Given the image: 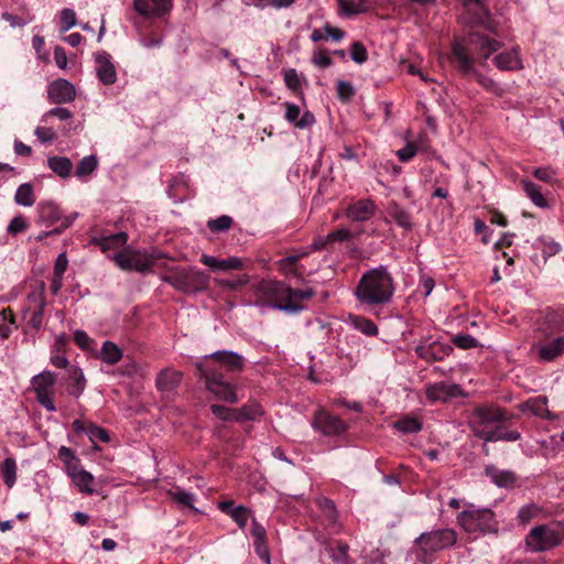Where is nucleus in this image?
<instances>
[{
  "mask_svg": "<svg viewBox=\"0 0 564 564\" xmlns=\"http://www.w3.org/2000/svg\"><path fill=\"white\" fill-rule=\"evenodd\" d=\"M163 281L183 292H198L208 286L209 276L196 268H176L163 278Z\"/></svg>",
  "mask_w": 564,
  "mask_h": 564,
  "instance_id": "8",
  "label": "nucleus"
},
{
  "mask_svg": "<svg viewBox=\"0 0 564 564\" xmlns=\"http://www.w3.org/2000/svg\"><path fill=\"white\" fill-rule=\"evenodd\" d=\"M285 115L284 118L290 123H293L299 129H305L315 123V117L310 112L305 111L301 116V109L297 105L292 102H285Z\"/></svg>",
  "mask_w": 564,
  "mask_h": 564,
  "instance_id": "19",
  "label": "nucleus"
},
{
  "mask_svg": "<svg viewBox=\"0 0 564 564\" xmlns=\"http://www.w3.org/2000/svg\"><path fill=\"white\" fill-rule=\"evenodd\" d=\"M522 188L528 196V198L532 202V204L539 208H547L549 203L544 197L541 187L529 180L521 181Z\"/></svg>",
  "mask_w": 564,
  "mask_h": 564,
  "instance_id": "27",
  "label": "nucleus"
},
{
  "mask_svg": "<svg viewBox=\"0 0 564 564\" xmlns=\"http://www.w3.org/2000/svg\"><path fill=\"white\" fill-rule=\"evenodd\" d=\"M230 517L241 529H243L250 517V511L243 506H237L236 509L232 510Z\"/></svg>",
  "mask_w": 564,
  "mask_h": 564,
  "instance_id": "50",
  "label": "nucleus"
},
{
  "mask_svg": "<svg viewBox=\"0 0 564 564\" xmlns=\"http://www.w3.org/2000/svg\"><path fill=\"white\" fill-rule=\"evenodd\" d=\"M48 98L55 104H66L75 99V87L67 79H56L50 84L47 90Z\"/></svg>",
  "mask_w": 564,
  "mask_h": 564,
  "instance_id": "15",
  "label": "nucleus"
},
{
  "mask_svg": "<svg viewBox=\"0 0 564 564\" xmlns=\"http://www.w3.org/2000/svg\"><path fill=\"white\" fill-rule=\"evenodd\" d=\"M182 377L181 371L166 368L158 375L156 388L163 392H171L180 384Z\"/></svg>",
  "mask_w": 564,
  "mask_h": 564,
  "instance_id": "24",
  "label": "nucleus"
},
{
  "mask_svg": "<svg viewBox=\"0 0 564 564\" xmlns=\"http://www.w3.org/2000/svg\"><path fill=\"white\" fill-rule=\"evenodd\" d=\"M376 206L372 200L360 199L347 208L346 215L354 221H365L373 215Z\"/></svg>",
  "mask_w": 564,
  "mask_h": 564,
  "instance_id": "23",
  "label": "nucleus"
},
{
  "mask_svg": "<svg viewBox=\"0 0 564 564\" xmlns=\"http://www.w3.org/2000/svg\"><path fill=\"white\" fill-rule=\"evenodd\" d=\"M57 456L64 464L66 474L69 471L70 467L80 466L79 459L77 458V456L74 454V452L69 447L61 446L58 448Z\"/></svg>",
  "mask_w": 564,
  "mask_h": 564,
  "instance_id": "40",
  "label": "nucleus"
},
{
  "mask_svg": "<svg viewBox=\"0 0 564 564\" xmlns=\"http://www.w3.org/2000/svg\"><path fill=\"white\" fill-rule=\"evenodd\" d=\"M532 349L539 361L552 362L564 354V335L545 336Z\"/></svg>",
  "mask_w": 564,
  "mask_h": 564,
  "instance_id": "11",
  "label": "nucleus"
},
{
  "mask_svg": "<svg viewBox=\"0 0 564 564\" xmlns=\"http://www.w3.org/2000/svg\"><path fill=\"white\" fill-rule=\"evenodd\" d=\"M231 224L232 219L227 215H223L216 219L209 220L207 226L212 231L218 232L228 230Z\"/></svg>",
  "mask_w": 564,
  "mask_h": 564,
  "instance_id": "47",
  "label": "nucleus"
},
{
  "mask_svg": "<svg viewBox=\"0 0 564 564\" xmlns=\"http://www.w3.org/2000/svg\"><path fill=\"white\" fill-rule=\"evenodd\" d=\"M170 498L181 507L194 508L195 495L183 489L169 492Z\"/></svg>",
  "mask_w": 564,
  "mask_h": 564,
  "instance_id": "39",
  "label": "nucleus"
},
{
  "mask_svg": "<svg viewBox=\"0 0 564 564\" xmlns=\"http://www.w3.org/2000/svg\"><path fill=\"white\" fill-rule=\"evenodd\" d=\"M485 474L499 488L511 489L516 486L517 476L511 470L499 469L490 465L485 468Z\"/></svg>",
  "mask_w": 564,
  "mask_h": 564,
  "instance_id": "20",
  "label": "nucleus"
},
{
  "mask_svg": "<svg viewBox=\"0 0 564 564\" xmlns=\"http://www.w3.org/2000/svg\"><path fill=\"white\" fill-rule=\"evenodd\" d=\"M494 442L505 441V442H514L520 440L521 434L517 431H503L502 427H498L495 435Z\"/></svg>",
  "mask_w": 564,
  "mask_h": 564,
  "instance_id": "54",
  "label": "nucleus"
},
{
  "mask_svg": "<svg viewBox=\"0 0 564 564\" xmlns=\"http://www.w3.org/2000/svg\"><path fill=\"white\" fill-rule=\"evenodd\" d=\"M78 491L91 495L94 492V476L82 466L70 467L67 473Z\"/></svg>",
  "mask_w": 564,
  "mask_h": 564,
  "instance_id": "21",
  "label": "nucleus"
},
{
  "mask_svg": "<svg viewBox=\"0 0 564 564\" xmlns=\"http://www.w3.org/2000/svg\"><path fill=\"white\" fill-rule=\"evenodd\" d=\"M34 134L43 143L51 142L55 138V132L51 128H45V127H37L34 130Z\"/></svg>",
  "mask_w": 564,
  "mask_h": 564,
  "instance_id": "62",
  "label": "nucleus"
},
{
  "mask_svg": "<svg viewBox=\"0 0 564 564\" xmlns=\"http://www.w3.org/2000/svg\"><path fill=\"white\" fill-rule=\"evenodd\" d=\"M135 11L144 18H161L172 8V0H133Z\"/></svg>",
  "mask_w": 564,
  "mask_h": 564,
  "instance_id": "13",
  "label": "nucleus"
},
{
  "mask_svg": "<svg viewBox=\"0 0 564 564\" xmlns=\"http://www.w3.org/2000/svg\"><path fill=\"white\" fill-rule=\"evenodd\" d=\"M330 557L335 564H348V545L341 542L330 549Z\"/></svg>",
  "mask_w": 564,
  "mask_h": 564,
  "instance_id": "43",
  "label": "nucleus"
},
{
  "mask_svg": "<svg viewBox=\"0 0 564 564\" xmlns=\"http://www.w3.org/2000/svg\"><path fill=\"white\" fill-rule=\"evenodd\" d=\"M243 268V261L238 257L221 259V271L240 270Z\"/></svg>",
  "mask_w": 564,
  "mask_h": 564,
  "instance_id": "59",
  "label": "nucleus"
},
{
  "mask_svg": "<svg viewBox=\"0 0 564 564\" xmlns=\"http://www.w3.org/2000/svg\"><path fill=\"white\" fill-rule=\"evenodd\" d=\"M532 174L540 181L545 183H553L555 180V171L550 166L536 167Z\"/></svg>",
  "mask_w": 564,
  "mask_h": 564,
  "instance_id": "53",
  "label": "nucleus"
},
{
  "mask_svg": "<svg viewBox=\"0 0 564 564\" xmlns=\"http://www.w3.org/2000/svg\"><path fill=\"white\" fill-rule=\"evenodd\" d=\"M217 283L221 288L229 289V290H237L238 288L248 283V276L243 275L237 280L223 279V280H218Z\"/></svg>",
  "mask_w": 564,
  "mask_h": 564,
  "instance_id": "60",
  "label": "nucleus"
},
{
  "mask_svg": "<svg viewBox=\"0 0 564 564\" xmlns=\"http://www.w3.org/2000/svg\"><path fill=\"white\" fill-rule=\"evenodd\" d=\"M352 325L356 329L367 336H375L378 333V327L376 324L371 319L364 316L352 317Z\"/></svg>",
  "mask_w": 564,
  "mask_h": 564,
  "instance_id": "38",
  "label": "nucleus"
},
{
  "mask_svg": "<svg viewBox=\"0 0 564 564\" xmlns=\"http://www.w3.org/2000/svg\"><path fill=\"white\" fill-rule=\"evenodd\" d=\"M210 410L214 415L225 421H240V416H237V410L226 408L220 404H213Z\"/></svg>",
  "mask_w": 564,
  "mask_h": 564,
  "instance_id": "42",
  "label": "nucleus"
},
{
  "mask_svg": "<svg viewBox=\"0 0 564 564\" xmlns=\"http://www.w3.org/2000/svg\"><path fill=\"white\" fill-rule=\"evenodd\" d=\"M355 90L352 85L346 80L337 82V95L341 100H348L352 97Z\"/></svg>",
  "mask_w": 564,
  "mask_h": 564,
  "instance_id": "56",
  "label": "nucleus"
},
{
  "mask_svg": "<svg viewBox=\"0 0 564 564\" xmlns=\"http://www.w3.org/2000/svg\"><path fill=\"white\" fill-rule=\"evenodd\" d=\"M564 528L560 524H541L532 528L525 536V545L530 552L549 551L562 543Z\"/></svg>",
  "mask_w": 564,
  "mask_h": 564,
  "instance_id": "7",
  "label": "nucleus"
},
{
  "mask_svg": "<svg viewBox=\"0 0 564 564\" xmlns=\"http://www.w3.org/2000/svg\"><path fill=\"white\" fill-rule=\"evenodd\" d=\"M39 220L53 225L62 219L59 207L53 202H42L37 205Z\"/></svg>",
  "mask_w": 564,
  "mask_h": 564,
  "instance_id": "26",
  "label": "nucleus"
},
{
  "mask_svg": "<svg viewBox=\"0 0 564 564\" xmlns=\"http://www.w3.org/2000/svg\"><path fill=\"white\" fill-rule=\"evenodd\" d=\"M74 341L76 343V345L78 347H80L82 349H85V350L89 349L93 344V340L88 336V334L80 329L75 330Z\"/></svg>",
  "mask_w": 564,
  "mask_h": 564,
  "instance_id": "58",
  "label": "nucleus"
},
{
  "mask_svg": "<svg viewBox=\"0 0 564 564\" xmlns=\"http://www.w3.org/2000/svg\"><path fill=\"white\" fill-rule=\"evenodd\" d=\"M44 306H45V300L40 296L39 297V307L31 314L28 326L39 330L42 327L43 324V315H44Z\"/></svg>",
  "mask_w": 564,
  "mask_h": 564,
  "instance_id": "41",
  "label": "nucleus"
},
{
  "mask_svg": "<svg viewBox=\"0 0 564 564\" xmlns=\"http://www.w3.org/2000/svg\"><path fill=\"white\" fill-rule=\"evenodd\" d=\"M462 394V389L458 384L438 382L427 387L426 397L431 401H447Z\"/></svg>",
  "mask_w": 564,
  "mask_h": 564,
  "instance_id": "18",
  "label": "nucleus"
},
{
  "mask_svg": "<svg viewBox=\"0 0 564 564\" xmlns=\"http://www.w3.org/2000/svg\"><path fill=\"white\" fill-rule=\"evenodd\" d=\"M393 293V278L384 265L365 272L355 290L357 301L366 306L387 304L391 301Z\"/></svg>",
  "mask_w": 564,
  "mask_h": 564,
  "instance_id": "3",
  "label": "nucleus"
},
{
  "mask_svg": "<svg viewBox=\"0 0 564 564\" xmlns=\"http://www.w3.org/2000/svg\"><path fill=\"white\" fill-rule=\"evenodd\" d=\"M28 228V223L22 216H15L11 219L7 227V232L12 236H17L25 231Z\"/></svg>",
  "mask_w": 564,
  "mask_h": 564,
  "instance_id": "49",
  "label": "nucleus"
},
{
  "mask_svg": "<svg viewBox=\"0 0 564 564\" xmlns=\"http://www.w3.org/2000/svg\"><path fill=\"white\" fill-rule=\"evenodd\" d=\"M315 295L312 288L293 289L286 285L283 303H269L268 307L285 312L286 314L296 315L305 310L303 302L311 300Z\"/></svg>",
  "mask_w": 564,
  "mask_h": 564,
  "instance_id": "10",
  "label": "nucleus"
},
{
  "mask_svg": "<svg viewBox=\"0 0 564 564\" xmlns=\"http://www.w3.org/2000/svg\"><path fill=\"white\" fill-rule=\"evenodd\" d=\"M14 202L24 207L32 206L35 203L32 185L29 183L21 184L15 192Z\"/></svg>",
  "mask_w": 564,
  "mask_h": 564,
  "instance_id": "32",
  "label": "nucleus"
},
{
  "mask_svg": "<svg viewBox=\"0 0 564 564\" xmlns=\"http://www.w3.org/2000/svg\"><path fill=\"white\" fill-rule=\"evenodd\" d=\"M199 260L204 265L208 267L209 269L214 271H221V259L204 253L202 254Z\"/></svg>",
  "mask_w": 564,
  "mask_h": 564,
  "instance_id": "63",
  "label": "nucleus"
},
{
  "mask_svg": "<svg viewBox=\"0 0 564 564\" xmlns=\"http://www.w3.org/2000/svg\"><path fill=\"white\" fill-rule=\"evenodd\" d=\"M507 420L502 409L495 405L476 406L469 415L468 426L474 435L485 442H494V435Z\"/></svg>",
  "mask_w": 564,
  "mask_h": 564,
  "instance_id": "4",
  "label": "nucleus"
},
{
  "mask_svg": "<svg viewBox=\"0 0 564 564\" xmlns=\"http://www.w3.org/2000/svg\"><path fill=\"white\" fill-rule=\"evenodd\" d=\"M286 284L280 281L262 280L256 288V294L260 300H270L272 303H283Z\"/></svg>",
  "mask_w": 564,
  "mask_h": 564,
  "instance_id": "14",
  "label": "nucleus"
},
{
  "mask_svg": "<svg viewBox=\"0 0 564 564\" xmlns=\"http://www.w3.org/2000/svg\"><path fill=\"white\" fill-rule=\"evenodd\" d=\"M61 31L66 32L76 24V13L73 9L65 8L61 12Z\"/></svg>",
  "mask_w": 564,
  "mask_h": 564,
  "instance_id": "48",
  "label": "nucleus"
},
{
  "mask_svg": "<svg viewBox=\"0 0 564 564\" xmlns=\"http://www.w3.org/2000/svg\"><path fill=\"white\" fill-rule=\"evenodd\" d=\"M388 216L401 228L411 230L413 227L410 214L397 204L388 207Z\"/></svg>",
  "mask_w": 564,
  "mask_h": 564,
  "instance_id": "29",
  "label": "nucleus"
},
{
  "mask_svg": "<svg viewBox=\"0 0 564 564\" xmlns=\"http://www.w3.org/2000/svg\"><path fill=\"white\" fill-rule=\"evenodd\" d=\"M72 112L67 108L56 107L48 110L43 117L42 121L45 122L48 117H56L59 120H68L72 118Z\"/></svg>",
  "mask_w": 564,
  "mask_h": 564,
  "instance_id": "57",
  "label": "nucleus"
},
{
  "mask_svg": "<svg viewBox=\"0 0 564 564\" xmlns=\"http://www.w3.org/2000/svg\"><path fill=\"white\" fill-rule=\"evenodd\" d=\"M86 435L89 437L91 442L100 441L107 443L110 441L108 432L105 429L95 425L94 423L88 424Z\"/></svg>",
  "mask_w": 564,
  "mask_h": 564,
  "instance_id": "45",
  "label": "nucleus"
},
{
  "mask_svg": "<svg viewBox=\"0 0 564 564\" xmlns=\"http://www.w3.org/2000/svg\"><path fill=\"white\" fill-rule=\"evenodd\" d=\"M68 377L72 380L70 393L78 398L85 390L86 379L83 370L77 366H69L67 368Z\"/></svg>",
  "mask_w": 564,
  "mask_h": 564,
  "instance_id": "31",
  "label": "nucleus"
},
{
  "mask_svg": "<svg viewBox=\"0 0 564 564\" xmlns=\"http://www.w3.org/2000/svg\"><path fill=\"white\" fill-rule=\"evenodd\" d=\"M452 341L460 349H469L479 346L478 340L468 334H458L453 337Z\"/></svg>",
  "mask_w": 564,
  "mask_h": 564,
  "instance_id": "44",
  "label": "nucleus"
},
{
  "mask_svg": "<svg viewBox=\"0 0 564 564\" xmlns=\"http://www.w3.org/2000/svg\"><path fill=\"white\" fill-rule=\"evenodd\" d=\"M394 427L402 433H416L421 431L422 423L416 417L404 416L394 423Z\"/></svg>",
  "mask_w": 564,
  "mask_h": 564,
  "instance_id": "37",
  "label": "nucleus"
},
{
  "mask_svg": "<svg viewBox=\"0 0 564 564\" xmlns=\"http://www.w3.org/2000/svg\"><path fill=\"white\" fill-rule=\"evenodd\" d=\"M263 414V409L260 403L256 401L248 402L241 409L237 410V416H240V421L250 420L256 421Z\"/></svg>",
  "mask_w": 564,
  "mask_h": 564,
  "instance_id": "33",
  "label": "nucleus"
},
{
  "mask_svg": "<svg viewBox=\"0 0 564 564\" xmlns=\"http://www.w3.org/2000/svg\"><path fill=\"white\" fill-rule=\"evenodd\" d=\"M48 167L59 177L66 178L70 175L73 163L66 156H52L47 160Z\"/></svg>",
  "mask_w": 564,
  "mask_h": 564,
  "instance_id": "30",
  "label": "nucleus"
},
{
  "mask_svg": "<svg viewBox=\"0 0 564 564\" xmlns=\"http://www.w3.org/2000/svg\"><path fill=\"white\" fill-rule=\"evenodd\" d=\"M96 75L104 85H112L117 80L116 67L107 53L97 54L95 57Z\"/></svg>",
  "mask_w": 564,
  "mask_h": 564,
  "instance_id": "17",
  "label": "nucleus"
},
{
  "mask_svg": "<svg viewBox=\"0 0 564 564\" xmlns=\"http://www.w3.org/2000/svg\"><path fill=\"white\" fill-rule=\"evenodd\" d=\"M254 551L258 554V556L265 563L270 564V554L269 550L267 547L265 540L254 541Z\"/></svg>",
  "mask_w": 564,
  "mask_h": 564,
  "instance_id": "61",
  "label": "nucleus"
},
{
  "mask_svg": "<svg viewBox=\"0 0 564 564\" xmlns=\"http://www.w3.org/2000/svg\"><path fill=\"white\" fill-rule=\"evenodd\" d=\"M539 512V508L535 505L523 506L518 513V518L522 523L531 521Z\"/></svg>",
  "mask_w": 564,
  "mask_h": 564,
  "instance_id": "55",
  "label": "nucleus"
},
{
  "mask_svg": "<svg viewBox=\"0 0 564 564\" xmlns=\"http://www.w3.org/2000/svg\"><path fill=\"white\" fill-rule=\"evenodd\" d=\"M4 484L12 488L17 481V463L12 457H7L0 468Z\"/></svg>",
  "mask_w": 564,
  "mask_h": 564,
  "instance_id": "34",
  "label": "nucleus"
},
{
  "mask_svg": "<svg viewBox=\"0 0 564 564\" xmlns=\"http://www.w3.org/2000/svg\"><path fill=\"white\" fill-rule=\"evenodd\" d=\"M245 367V358L231 350H218L206 355L197 364L200 377L205 380L206 389L218 400L237 403L239 401L236 388L224 379L223 370L229 373L240 372Z\"/></svg>",
  "mask_w": 564,
  "mask_h": 564,
  "instance_id": "1",
  "label": "nucleus"
},
{
  "mask_svg": "<svg viewBox=\"0 0 564 564\" xmlns=\"http://www.w3.org/2000/svg\"><path fill=\"white\" fill-rule=\"evenodd\" d=\"M284 83L293 91L300 89L301 78L294 68H290L284 73Z\"/></svg>",
  "mask_w": 564,
  "mask_h": 564,
  "instance_id": "52",
  "label": "nucleus"
},
{
  "mask_svg": "<svg viewBox=\"0 0 564 564\" xmlns=\"http://www.w3.org/2000/svg\"><path fill=\"white\" fill-rule=\"evenodd\" d=\"M502 43L479 32H469L453 45V62L464 75H475L477 82L488 91L498 93V84L476 72L475 57L486 61L497 52Z\"/></svg>",
  "mask_w": 564,
  "mask_h": 564,
  "instance_id": "2",
  "label": "nucleus"
},
{
  "mask_svg": "<svg viewBox=\"0 0 564 564\" xmlns=\"http://www.w3.org/2000/svg\"><path fill=\"white\" fill-rule=\"evenodd\" d=\"M351 59L357 64H362L367 61L368 54L365 46L359 42H354L350 52Z\"/></svg>",
  "mask_w": 564,
  "mask_h": 564,
  "instance_id": "51",
  "label": "nucleus"
},
{
  "mask_svg": "<svg viewBox=\"0 0 564 564\" xmlns=\"http://www.w3.org/2000/svg\"><path fill=\"white\" fill-rule=\"evenodd\" d=\"M474 23L482 26L486 31H488L492 34H498V32H499L498 22L485 9L480 10L479 14L475 18Z\"/></svg>",
  "mask_w": 564,
  "mask_h": 564,
  "instance_id": "35",
  "label": "nucleus"
},
{
  "mask_svg": "<svg viewBox=\"0 0 564 564\" xmlns=\"http://www.w3.org/2000/svg\"><path fill=\"white\" fill-rule=\"evenodd\" d=\"M128 241V235L123 231L112 234L109 236L94 237L91 243L99 247L102 252L110 250H118L126 246Z\"/></svg>",
  "mask_w": 564,
  "mask_h": 564,
  "instance_id": "22",
  "label": "nucleus"
},
{
  "mask_svg": "<svg viewBox=\"0 0 564 564\" xmlns=\"http://www.w3.org/2000/svg\"><path fill=\"white\" fill-rule=\"evenodd\" d=\"M99 358L108 365H116L122 358V350L113 341L106 340L101 346Z\"/></svg>",
  "mask_w": 564,
  "mask_h": 564,
  "instance_id": "28",
  "label": "nucleus"
},
{
  "mask_svg": "<svg viewBox=\"0 0 564 564\" xmlns=\"http://www.w3.org/2000/svg\"><path fill=\"white\" fill-rule=\"evenodd\" d=\"M495 66L502 72H517L523 68L519 48L503 51L492 58Z\"/></svg>",
  "mask_w": 564,
  "mask_h": 564,
  "instance_id": "16",
  "label": "nucleus"
},
{
  "mask_svg": "<svg viewBox=\"0 0 564 564\" xmlns=\"http://www.w3.org/2000/svg\"><path fill=\"white\" fill-rule=\"evenodd\" d=\"M312 62L319 68H327L332 65V58L324 52H317L314 54Z\"/></svg>",
  "mask_w": 564,
  "mask_h": 564,
  "instance_id": "64",
  "label": "nucleus"
},
{
  "mask_svg": "<svg viewBox=\"0 0 564 564\" xmlns=\"http://www.w3.org/2000/svg\"><path fill=\"white\" fill-rule=\"evenodd\" d=\"M420 150L417 142H408L406 145L397 151V156L401 162H409Z\"/></svg>",
  "mask_w": 564,
  "mask_h": 564,
  "instance_id": "46",
  "label": "nucleus"
},
{
  "mask_svg": "<svg viewBox=\"0 0 564 564\" xmlns=\"http://www.w3.org/2000/svg\"><path fill=\"white\" fill-rule=\"evenodd\" d=\"M56 376L52 371H43L32 379V386L36 395L53 393Z\"/></svg>",
  "mask_w": 564,
  "mask_h": 564,
  "instance_id": "25",
  "label": "nucleus"
},
{
  "mask_svg": "<svg viewBox=\"0 0 564 564\" xmlns=\"http://www.w3.org/2000/svg\"><path fill=\"white\" fill-rule=\"evenodd\" d=\"M457 541L456 532L452 529H437L421 533L414 540V550L417 558L426 561L433 554L454 545Z\"/></svg>",
  "mask_w": 564,
  "mask_h": 564,
  "instance_id": "5",
  "label": "nucleus"
},
{
  "mask_svg": "<svg viewBox=\"0 0 564 564\" xmlns=\"http://www.w3.org/2000/svg\"><path fill=\"white\" fill-rule=\"evenodd\" d=\"M97 165H98V161L95 155L84 156L79 161V163L75 170V175L79 178H82L84 176H88L97 169Z\"/></svg>",
  "mask_w": 564,
  "mask_h": 564,
  "instance_id": "36",
  "label": "nucleus"
},
{
  "mask_svg": "<svg viewBox=\"0 0 564 564\" xmlns=\"http://www.w3.org/2000/svg\"><path fill=\"white\" fill-rule=\"evenodd\" d=\"M312 426L327 436L340 435L347 430L344 421L326 411H318L315 414Z\"/></svg>",
  "mask_w": 564,
  "mask_h": 564,
  "instance_id": "12",
  "label": "nucleus"
},
{
  "mask_svg": "<svg viewBox=\"0 0 564 564\" xmlns=\"http://www.w3.org/2000/svg\"><path fill=\"white\" fill-rule=\"evenodd\" d=\"M111 259L123 271L141 273L148 272L154 263V259L147 253L130 249L117 251Z\"/></svg>",
  "mask_w": 564,
  "mask_h": 564,
  "instance_id": "9",
  "label": "nucleus"
},
{
  "mask_svg": "<svg viewBox=\"0 0 564 564\" xmlns=\"http://www.w3.org/2000/svg\"><path fill=\"white\" fill-rule=\"evenodd\" d=\"M457 521L460 527L469 533H497L499 529L495 513L488 508H469L462 511Z\"/></svg>",
  "mask_w": 564,
  "mask_h": 564,
  "instance_id": "6",
  "label": "nucleus"
}]
</instances>
